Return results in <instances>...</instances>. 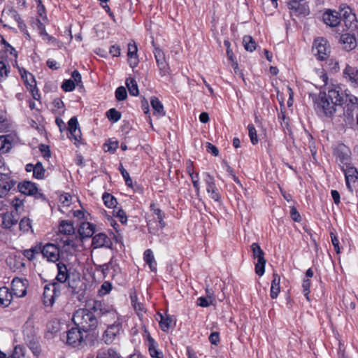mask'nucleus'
<instances>
[{
	"label": "nucleus",
	"mask_w": 358,
	"mask_h": 358,
	"mask_svg": "<svg viewBox=\"0 0 358 358\" xmlns=\"http://www.w3.org/2000/svg\"><path fill=\"white\" fill-rule=\"evenodd\" d=\"M313 101L315 110L319 115L331 117L338 110H342L344 95L336 88H333L327 92H320Z\"/></svg>",
	"instance_id": "nucleus-1"
},
{
	"label": "nucleus",
	"mask_w": 358,
	"mask_h": 358,
	"mask_svg": "<svg viewBox=\"0 0 358 358\" xmlns=\"http://www.w3.org/2000/svg\"><path fill=\"white\" fill-rule=\"evenodd\" d=\"M322 18L324 22L331 27L339 25L342 20L345 27L352 31L357 27L356 16L351 13L350 8L342 9L341 13L328 10L323 14Z\"/></svg>",
	"instance_id": "nucleus-2"
},
{
	"label": "nucleus",
	"mask_w": 358,
	"mask_h": 358,
	"mask_svg": "<svg viewBox=\"0 0 358 358\" xmlns=\"http://www.w3.org/2000/svg\"><path fill=\"white\" fill-rule=\"evenodd\" d=\"M75 325L85 332L96 329L98 324L96 316L90 309L80 308L73 315Z\"/></svg>",
	"instance_id": "nucleus-3"
},
{
	"label": "nucleus",
	"mask_w": 358,
	"mask_h": 358,
	"mask_svg": "<svg viewBox=\"0 0 358 358\" xmlns=\"http://www.w3.org/2000/svg\"><path fill=\"white\" fill-rule=\"evenodd\" d=\"M20 219L13 210H8V206L0 203V226L5 229H11L16 226Z\"/></svg>",
	"instance_id": "nucleus-4"
},
{
	"label": "nucleus",
	"mask_w": 358,
	"mask_h": 358,
	"mask_svg": "<svg viewBox=\"0 0 358 358\" xmlns=\"http://www.w3.org/2000/svg\"><path fill=\"white\" fill-rule=\"evenodd\" d=\"M90 310L93 311L95 316L103 317V316H109L113 318L116 317V310L110 306L102 301H94Z\"/></svg>",
	"instance_id": "nucleus-5"
},
{
	"label": "nucleus",
	"mask_w": 358,
	"mask_h": 358,
	"mask_svg": "<svg viewBox=\"0 0 358 358\" xmlns=\"http://www.w3.org/2000/svg\"><path fill=\"white\" fill-rule=\"evenodd\" d=\"M60 295V288L57 282H52L44 287L43 302L46 306H52L55 299Z\"/></svg>",
	"instance_id": "nucleus-6"
},
{
	"label": "nucleus",
	"mask_w": 358,
	"mask_h": 358,
	"mask_svg": "<svg viewBox=\"0 0 358 358\" xmlns=\"http://www.w3.org/2000/svg\"><path fill=\"white\" fill-rule=\"evenodd\" d=\"M250 248L253 257L257 259L255 264V272L258 275L262 276L265 271L266 259H264V252L257 243H253Z\"/></svg>",
	"instance_id": "nucleus-7"
},
{
	"label": "nucleus",
	"mask_w": 358,
	"mask_h": 358,
	"mask_svg": "<svg viewBox=\"0 0 358 358\" xmlns=\"http://www.w3.org/2000/svg\"><path fill=\"white\" fill-rule=\"evenodd\" d=\"M313 52L318 59H326L330 53V48L327 40L322 38L315 39L313 45Z\"/></svg>",
	"instance_id": "nucleus-8"
},
{
	"label": "nucleus",
	"mask_w": 358,
	"mask_h": 358,
	"mask_svg": "<svg viewBox=\"0 0 358 358\" xmlns=\"http://www.w3.org/2000/svg\"><path fill=\"white\" fill-rule=\"evenodd\" d=\"M41 246V253L48 262H57L60 258L61 250L59 246L53 243H47Z\"/></svg>",
	"instance_id": "nucleus-9"
},
{
	"label": "nucleus",
	"mask_w": 358,
	"mask_h": 358,
	"mask_svg": "<svg viewBox=\"0 0 358 358\" xmlns=\"http://www.w3.org/2000/svg\"><path fill=\"white\" fill-rule=\"evenodd\" d=\"M203 176L205 184L206 186V191L209 194L210 197L215 201H220L221 199V196L215 185L214 177L211 176L209 173H204Z\"/></svg>",
	"instance_id": "nucleus-10"
},
{
	"label": "nucleus",
	"mask_w": 358,
	"mask_h": 358,
	"mask_svg": "<svg viewBox=\"0 0 358 358\" xmlns=\"http://www.w3.org/2000/svg\"><path fill=\"white\" fill-rule=\"evenodd\" d=\"M91 246L93 249L102 248L112 249L113 242L105 233H98L92 236Z\"/></svg>",
	"instance_id": "nucleus-11"
},
{
	"label": "nucleus",
	"mask_w": 358,
	"mask_h": 358,
	"mask_svg": "<svg viewBox=\"0 0 358 358\" xmlns=\"http://www.w3.org/2000/svg\"><path fill=\"white\" fill-rule=\"evenodd\" d=\"M350 151L344 145H340L334 151V155L337 163L341 168L350 164Z\"/></svg>",
	"instance_id": "nucleus-12"
},
{
	"label": "nucleus",
	"mask_w": 358,
	"mask_h": 358,
	"mask_svg": "<svg viewBox=\"0 0 358 358\" xmlns=\"http://www.w3.org/2000/svg\"><path fill=\"white\" fill-rule=\"evenodd\" d=\"M28 280L26 278H15L11 282L12 292L17 297H23L27 294Z\"/></svg>",
	"instance_id": "nucleus-13"
},
{
	"label": "nucleus",
	"mask_w": 358,
	"mask_h": 358,
	"mask_svg": "<svg viewBox=\"0 0 358 358\" xmlns=\"http://www.w3.org/2000/svg\"><path fill=\"white\" fill-rule=\"evenodd\" d=\"M15 184L16 181L8 176L7 171L6 173H0V198L6 196Z\"/></svg>",
	"instance_id": "nucleus-14"
},
{
	"label": "nucleus",
	"mask_w": 358,
	"mask_h": 358,
	"mask_svg": "<svg viewBox=\"0 0 358 358\" xmlns=\"http://www.w3.org/2000/svg\"><path fill=\"white\" fill-rule=\"evenodd\" d=\"M341 170L343 171V173L345 174V182H346V186H347L348 189L350 192H352V187L351 186V182L354 183L358 179L357 170L355 167L351 166L350 164L345 166H342Z\"/></svg>",
	"instance_id": "nucleus-15"
},
{
	"label": "nucleus",
	"mask_w": 358,
	"mask_h": 358,
	"mask_svg": "<svg viewBox=\"0 0 358 358\" xmlns=\"http://www.w3.org/2000/svg\"><path fill=\"white\" fill-rule=\"evenodd\" d=\"M343 76L352 87H358V69L357 68L347 64L343 70Z\"/></svg>",
	"instance_id": "nucleus-16"
},
{
	"label": "nucleus",
	"mask_w": 358,
	"mask_h": 358,
	"mask_svg": "<svg viewBox=\"0 0 358 358\" xmlns=\"http://www.w3.org/2000/svg\"><path fill=\"white\" fill-rule=\"evenodd\" d=\"M81 331L83 330L77 327L69 329L67 331V344L74 347L79 345L83 341V336Z\"/></svg>",
	"instance_id": "nucleus-17"
},
{
	"label": "nucleus",
	"mask_w": 358,
	"mask_h": 358,
	"mask_svg": "<svg viewBox=\"0 0 358 358\" xmlns=\"http://www.w3.org/2000/svg\"><path fill=\"white\" fill-rule=\"evenodd\" d=\"M68 130L70 132V139H73L74 144L77 145L81 139V131L78 128V120L76 117H71L68 122Z\"/></svg>",
	"instance_id": "nucleus-18"
},
{
	"label": "nucleus",
	"mask_w": 358,
	"mask_h": 358,
	"mask_svg": "<svg viewBox=\"0 0 358 358\" xmlns=\"http://www.w3.org/2000/svg\"><path fill=\"white\" fill-rule=\"evenodd\" d=\"M120 329V323H113L112 324H108L107 329L105 331L102 340L104 341L106 344H111L115 336L118 334Z\"/></svg>",
	"instance_id": "nucleus-19"
},
{
	"label": "nucleus",
	"mask_w": 358,
	"mask_h": 358,
	"mask_svg": "<svg viewBox=\"0 0 358 358\" xmlns=\"http://www.w3.org/2000/svg\"><path fill=\"white\" fill-rule=\"evenodd\" d=\"M57 274L55 280L60 283L66 282L72 275V273L69 272L67 266L64 263L59 262L57 264Z\"/></svg>",
	"instance_id": "nucleus-20"
},
{
	"label": "nucleus",
	"mask_w": 358,
	"mask_h": 358,
	"mask_svg": "<svg viewBox=\"0 0 358 358\" xmlns=\"http://www.w3.org/2000/svg\"><path fill=\"white\" fill-rule=\"evenodd\" d=\"M340 43L342 48L346 51H350L357 46L356 38L353 34L345 33L341 36Z\"/></svg>",
	"instance_id": "nucleus-21"
},
{
	"label": "nucleus",
	"mask_w": 358,
	"mask_h": 358,
	"mask_svg": "<svg viewBox=\"0 0 358 358\" xmlns=\"http://www.w3.org/2000/svg\"><path fill=\"white\" fill-rule=\"evenodd\" d=\"M69 287L71 289L73 294H79L80 291H83V286L85 287V285L80 280V278L78 273H72V275L66 281Z\"/></svg>",
	"instance_id": "nucleus-22"
},
{
	"label": "nucleus",
	"mask_w": 358,
	"mask_h": 358,
	"mask_svg": "<svg viewBox=\"0 0 358 358\" xmlns=\"http://www.w3.org/2000/svg\"><path fill=\"white\" fill-rule=\"evenodd\" d=\"M154 55L162 74L165 75L168 72L169 67L163 51L159 48H155Z\"/></svg>",
	"instance_id": "nucleus-23"
},
{
	"label": "nucleus",
	"mask_w": 358,
	"mask_h": 358,
	"mask_svg": "<svg viewBox=\"0 0 358 358\" xmlns=\"http://www.w3.org/2000/svg\"><path fill=\"white\" fill-rule=\"evenodd\" d=\"M19 191L24 195H34L37 192V187L30 181H24L17 185Z\"/></svg>",
	"instance_id": "nucleus-24"
},
{
	"label": "nucleus",
	"mask_w": 358,
	"mask_h": 358,
	"mask_svg": "<svg viewBox=\"0 0 358 358\" xmlns=\"http://www.w3.org/2000/svg\"><path fill=\"white\" fill-rule=\"evenodd\" d=\"M158 315L160 317L159 326L163 331H168L175 327L176 321L171 315H166L164 317L161 313H158Z\"/></svg>",
	"instance_id": "nucleus-25"
},
{
	"label": "nucleus",
	"mask_w": 358,
	"mask_h": 358,
	"mask_svg": "<svg viewBox=\"0 0 358 358\" xmlns=\"http://www.w3.org/2000/svg\"><path fill=\"white\" fill-rule=\"evenodd\" d=\"M20 72L22 79L27 86V90H33V88H36V83L34 76L24 69L22 70L20 69Z\"/></svg>",
	"instance_id": "nucleus-26"
},
{
	"label": "nucleus",
	"mask_w": 358,
	"mask_h": 358,
	"mask_svg": "<svg viewBox=\"0 0 358 358\" xmlns=\"http://www.w3.org/2000/svg\"><path fill=\"white\" fill-rule=\"evenodd\" d=\"M289 6L290 9L295 10L298 14L306 15L309 13V8L306 3L293 0L289 3Z\"/></svg>",
	"instance_id": "nucleus-27"
},
{
	"label": "nucleus",
	"mask_w": 358,
	"mask_h": 358,
	"mask_svg": "<svg viewBox=\"0 0 358 358\" xmlns=\"http://www.w3.org/2000/svg\"><path fill=\"white\" fill-rule=\"evenodd\" d=\"M13 292H10L9 289L6 287L0 288V304L4 307L10 305L13 300Z\"/></svg>",
	"instance_id": "nucleus-28"
},
{
	"label": "nucleus",
	"mask_w": 358,
	"mask_h": 358,
	"mask_svg": "<svg viewBox=\"0 0 358 358\" xmlns=\"http://www.w3.org/2000/svg\"><path fill=\"white\" fill-rule=\"evenodd\" d=\"M10 15L11 17H13L18 24V27L20 29H23V27H25V24H24L23 21L22 20L20 15L17 13V12L13 9L12 7H8L7 8H4L1 13L2 16L5 15Z\"/></svg>",
	"instance_id": "nucleus-29"
},
{
	"label": "nucleus",
	"mask_w": 358,
	"mask_h": 358,
	"mask_svg": "<svg viewBox=\"0 0 358 358\" xmlns=\"http://www.w3.org/2000/svg\"><path fill=\"white\" fill-rule=\"evenodd\" d=\"M151 106L154 110V115L158 117H163L166 113L162 102L158 98L152 96L150 100Z\"/></svg>",
	"instance_id": "nucleus-30"
},
{
	"label": "nucleus",
	"mask_w": 358,
	"mask_h": 358,
	"mask_svg": "<svg viewBox=\"0 0 358 358\" xmlns=\"http://www.w3.org/2000/svg\"><path fill=\"white\" fill-rule=\"evenodd\" d=\"M280 275L277 273H273V280L271 282V297L272 299H276L278 296V294L280 291Z\"/></svg>",
	"instance_id": "nucleus-31"
},
{
	"label": "nucleus",
	"mask_w": 358,
	"mask_h": 358,
	"mask_svg": "<svg viewBox=\"0 0 358 358\" xmlns=\"http://www.w3.org/2000/svg\"><path fill=\"white\" fill-rule=\"evenodd\" d=\"M143 259L146 264H148L150 270L156 272L157 262L155 259L152 251L150 249H148L144 252Z\"/></svg>",
	"instance_id": "nucleus-32"
},
{
	"label": "nucleus",
	"mask_w": 358,
	"mask_h": 358,
	"mask_svg": "<svg viewBox=\"0 0 358 358\" xmlns=\"http://www.w3.org/2000/svg\"><path fill=\"white\" fill-rule=\"evenodd\" d=\"M95 227L90 222H84L79 229L80 234L83 237H92L94 234Z\"/></svg>",
	"instance_id": "nucleus-33"
},
{
	"label": "nucleus",
	"mask_w": 358,
	"mask_h": 358,
	"mask_svg": "<svg viewBox=\"0 0 358 358\" xmlns=\"http://www.w3.org/2000/svg\"><path fill=\"white\" fill-rule=\"evenodd\" d=\"M96 358H120V355L113 348L101 349Z\"/></svg>",
	"instance_id": "nucleus-34"
},
{
	"label": "nucleus",
	"mask_w": 358,
	"mask_h": 358,
	"mask_svg": "<svg viewBox=\"0 0 358 358\" xmlns=\"http://www.w3.org/2000/svg\"><path fill=\"white\" fill-rule=\"evenodd\" d=\"M59 231L60 234L67 236L74 234L75 229L71 222L63 220L59 224Z\"/></svg>",
	"instance_id": "nucleus-35"
},
{
	"label": "nucleus",
	"mask_w": 358,
	"mask_h": 358,
	"mask_svg": "<svg viewBox=\"0 0 358 358\" xmlns=\"http://www.w3.org/2000/svg\"><path fill=\"white\" fill-rule=\"evenodd\" d=\"M126 85L128 88L129 92L131 96H137L139 94L138 85L136 80L133 78H128L126 80Z\"/></svg>",
	"instance_id": "nucleus-36"
},
{
	"label": "nucleus",
	"mask_w": 358,
	"mask_h": 358,
	"mask_svg": "<svg viewBox=\"0 0 358 358\" xmlns=\"http://www.w3.org/2000/svg\"><path fill=\"white\" fill-rule=\"evenodd\" d=\"M243 43L247 51L252 52L256 49V43L250 36H245L243 38Z\"/></svg>",
	"instance_id": "nucleus-37"
},
{
	"label": "nucleus",
	"mask_w": 358,
	"mask_h": 358,
	"mask_svg": "<svg viewBox=\"0 0 358 358\" xmlns=\"http://www.w3.org/2000/svg\"><path fill=\"white\" fill-rule=\"evenodd\" d=\"M41 251V246H40V245H38L34 247H32L30 249L24 250L23 255L29 260H33L35 257V255L40 254Z\"/></svg>",
	"instance_id": "nucleus-38"
},
{
	"label": "nucleus",
	"mask_w": 358,
	"mask_h": 358,
	"mask_svg": "<svg viewBox=\"0 0 358 358\" xmlns=\"http://www.w3.org/2000/svg\"><path fill=\"white\" fill-rule=\"evenodd\" d=\"M102 199L104 204L108 208H115L117 203V199L109 193H104Z\"/></svg>",
	"instance_id": "nucleus-39"
},
{
	"label": "nucleus",
	"mask_w": 358,
	"mask_h": 358,
	"mask_svg": "<svg viewBox=\"0 0 358 358\" xmlns=\"http://www.w3.org/2000/svg\"><path fill=\"white\" fill-rule=\"evenodd\" d=\"M11 206L13 208V211L16 215H19V214L23 210L24 208V203L23 200H21L18 198H15L12 200Z\"/></svg>",
	"instance_id": "nucleus-40"
},
{
	"label": "nucleus",
	"mask_w": 358,
	"mask_h": 358,
	"mask_svg": "<svg viewBox=\"0 0 358 358\" xmlns=\"http://www.w3.org/2000/svg\"><path fill=\"white\" fill-rule=\"evenodd\" d=\"M45 169L41 162H37L34 165L33 176L37 179H43L45 178Z\"/></svg>",
	"instance_id": "nucleus-41"
},
{
	"label": "nucleus",
	"mask_w": 358,
	"mask_h": 358,
	"mask_svg": "<svg viewBox=\"0 0 358 358\" xmlns=\"http://www.w3.org/2000/svg\"><path fill=\"white\" fill-rule=\"evenodd\" d=\"M106 116L109 120L116 122L121 118V113L115 108H110L106 112Z\"/></svg>",
	"instance_id": "nucleus-42"
},
{
	"label": "nucleus",
	"mask_w": 358,
	"mask_h": 358,
	"mask_svg": "<svg viewBox=\"0 0 358 358\" xmlns=\"http://www.w3.org/2000/svg\"><path fill=\"white\" fill-rule=\"evenodd\" d=\"M248 134H249V137H250L251 143L253 145H256L258 143L259 140H258L257 135V130H256L255 126L253 124H250L248 126Z\"/></svg>",
	"instance_id": "nucleus-43"
},
{
	"label": "nucleus",
	"mask_w": 358,
	"mask_h": 358,
	"mask_svg": "<svg viewBox=\"0 0 358 358\" xmlns=\"http://www.w3.org/2000/svg\"><path fill=\"white\" fill-rule=\"evenodd\" d=\"M19 228L23 232H27L31 229V222L27 217H23L19 222Z\"/></svg>",
	"instance_id": "nucleus-44"
},
{
	"label": "nucleus",
	"mask_w": 358,
	"mask_h": 358,
	"mask_svg": "<svg viewBox=\"0 0 358 358\" xmlns=\"http://www.w3.org/2000/svg\"><path fill=\"white\" fill-rule=\"evenodd\" d=\"M60 243L62 244V250H65L66 251H67L70 248L74 247L73 240L69 236H66V235L64 237L61 238Z\"/></svg>",
	"instance_id": "nucleus-45"
},
{
	"label": "nucleus",
	"mask_w": 358,
	"mask_h": 358,
	"mask_svg": "<svg viewBox=\"0 0 358 358\" xmlns=\"http://www.w3.org/2000/svg\"><path fill=\"white\" fill-rule=\"evenodd\" d=\"M119 170L125 180V183L128 187H132V180L129 176V173L123 167L122 164H120Z\"/></svg>",
	"instance_id": "nucleus-46"
},
{
	"label": "nucleus",
	"mask_w": 358,
	"mask_h": 358,
	"mask_svg": "<svg viewBox=\"0 0 358 358\" xmlns=\"http://www.w3.org/2000/svg\"><path fill=\"white\" fill-rule=\"evenodd\" d=\"M75 87V82L71 79L66 80L62 85V89L64 92H72Z\"/></svg>",
	"instance_id": "nucleus-47"
},
{
	"label": "nucleus",
	"mask_w": 358,
	"mask_h": 358,
	"mask_svg": "<svg viewBox=\"0 0 358 358\" xmlns=\"http://www.w3.org/2000/svg\"><path fill=\"white\" fill-rule=\"evenodd\" d=\"M127 96L126 89L121 86L117 88L115 90V98L118 101H123L126 99Z\"/></svg>",
	"instance_id": "nucleus-48"
},
{
	"label": "nucleus",
	"mask_w": 358,
	"mask_h": 358,
	"mask_svg": "<svg viewBox=\"0 0 358 358\" xmlns=\"http://www.w3.org/2000/svg\"><path fill=\"white\" fill-rule=\"evenodd\" d=\"M112 261H113V258L110 259V261L108 263H104L103 264H99V265L95 264L96 266V270L98 271H101L103 273V275L104 276H106L108 273L109 266L110 264H112Z\"/></svg>",
	"instance_id": "nucleus-49"
},
{
	"label": "nucleus",
	"mask_w": 358,
	"mask_h": 358,
	"mask_svg": "<svg viewBox=\"0 0 358 358\" xmlns=\"http://www.w3.org/2000/svg\"><path fill=\"white\" fill-rule=\"evenodd\" d=\"M111 289V283L108 281H106L101 285V288L99 290V293L100 295H106L110 292Z\"/></svg>",
	"instance_id": "nucleus-50"
},
{
	"label": "nucleus",
	"mask_w": 358,
	"mask_h": 358,
	"mask_svg": "<svg viewBox=\"0 0 358 358\" xmlns=\"http://www.w3.org/2000/svg\"><path fill=\"white\" fill-rule=\"evenodd\" d=\"M10 143L8 141L5 136H0V150H6L8 151L10 149Z\"/></svg>",
	"instance_id": "nucleus-51"
},
{
	"label": "nucleus",
	"mask_w": 358,
	"mask_h": 358,
	"mask_svg": "<svg viewBox=\"0 0 358 358\" xmlns=\"http://www.w3.org/2000/svg\"><path fill=\"white\" fill-rule=\"evenodd\" d=\"M310 281L309 279L304 280L302 284L303 287V292L304 294V296L307 299L308 301H309V293H310Z\"/></svg>",
	"instance_id": "nucleus-52"
},
{
	"label": "nucleus",
	"mask_w": 358,
	"mask_h": 358,
	"mask_svg": "<svg viewBox=\"0 0 358 358\" xmlns=\"http://www.w3.org/2000/svg\"><path fill=\"white\" fill-rule=\"evenodd\" d=\"M137 51L138 48L135 43H129L128 44V53L127 56L129 57H137Z\"/></svg>",
	"instance_id": "nucleus-53"
},
{
	"label": "nucleus",
	"mask_w": 358,
	"mask_h": 358,
	"mask_svg": "<svg viewBox=\"0 0 358 358\" xmlns=\"http://www.w3.org/2000/svg\"><path fill=\"white\" fill-rule=\"evenodd\" d=\"M330 236L331 239V243L334 247V250L337 254L340 253V247H339V241L337 236L333 231H331Z\"/></svg>",
	"instance_id": "nucleus-54"
},
{
	"label": "nucleus",
	"mask_w": 358,
	"mask_h": 358,
	"mask_svg": "<svg viewBox=\"0 0 358 358\" xmlns=\"http://www.w3.org/2000/svg\"><path fill=\"white\" fill-rule=\"evenodd\" d=\"M115 216L119 218V220L120 222H122V224H124L127 222V215H126V213L125 212L122 210V209H118L116 212H115Z\"/></svg>",
	"instance_id": "nucleus-55"
},
{
	"label": "nucleus",
	"mask_w": 358,
	"mask_h": 358,
	"mask_svg": "<svg viewBox=\"0 0 358 358\" xmlns=\"http://www.w3.org/2000/svg\"><path fill=\"white\" fill-rule=\"evenodd\" d=\"M329 70L333 73H336L339 71L340 66L338 61L331 59L329 62Z\"/></svg>",
	"instance_id": "nucleus-56"
},
{
	"label": "nucleus",
	"mask_w": 358,
	"mask_h": 358,
	"mask_svg": "<svg viewBox=\"0 0 358 358\" xmlns=\"http://www.w3.org/2000/svg\"><path fill=\"white\" fill-rule=\"evenodd\" d=\"M71 76L76 85L79 86L82 83L81 75L77 70L73 71Z\"/></svg>",
	"instance_id": "nucleus-57"
},
{
	"label": "nucleus",
	"mask_w": 358,
	"mask_h": 358,
	"mask_svg": "<svg viewBox=\"0 0 358 358\" xmlns=\"http://www.w3.org/2000/svg\"><path fill=\"white\" fill-rule=\"evenodd\" d=\"M209 341L211 344L217 345L218 343L220 342V337H219V333L218 332H213L209 336Z\"/></svg>",
	"instance_id": "nucleus-58"
},
{
	"label": "nucleus",
	"mask_w": 358,
	"mask_h": 358,
	"mask_svg": "<svg viewBox=\"0 0 358 358\" xmlns=\"http://www.w3.org/2000/svg\"><path fill=\"white\" fill-rule=\"evenodd\" d=\"M120 47L116 45H112L109 50L110 54L113 57H119L120 55Z\"/></svg>",
	"instance_id": "nucleus-59"
},
{
	"label": "nucleus",
	"mask_w": 358,
	"mask_h": 358,
	"mask_svg": "<svg viewBox=\"0 0 358 358\" xmlns=\"http://www.w3.org/2000/svg\"><path fill=\"white\" fill-rule=\"evenodd\" d=\"M290 215L292 219L295 222H300L301 221V215L297 211V210L293 207L290 210Z\"/></svg>",
	"instance_id": "nucleus-60"
},
{
	"label": "nucleus",
	"mask_w": 358,
	"mask_h": 358,
	"mask_svg": "<svg viewBox=\"0 0 358 358\" xmlns=\"http://www.w3.org/2000/svg\"><path fill=\"white\" fill-rule=\"evenodd\" d=\"M207 151L211 153L214 156H217L219 154V150L216 146L213 144L208 143L206 145Z\"/></svg>",
	"instance_id": "nucleus-61"
},
{
	"label": "nucleus",
	"mask_w": 358,
	"mask_h": 358,
	"mask_svg": "<svg viewBox=\"0 0 358 358\" xmlns=\"http://www.w3.org/2000/svg\"><path fill=\"white\" fill-rule=\"evenodd\" d=\"M210 303L211 302L208 301L206 298L203 296L198 298L196 301L197 305L201 307H208L210 306Z\"/></svg>",
	"instance_id": "nucleus-62"
},
{
	"label": "nucleus",
	"mask_w": 358,
	"mask_h": 358,
	"mask_svg": "<svg viewBox=\"0 0 358 358\" xmlns=\"http://www.w3.org/2000/svg\"><path fill=\"white\" fill-rule=\"evenodd\" d=\"M138 62H139V60H138V56L128 57V63L132 69L136 67L138 64Z\"/></svg>",
	"instance_id": "nucleus-63"
},
{
	"label": "nucleus",
	"mask_w": 358,
	"mask_h": 358,
	"mask_svg": "<svg viewBox=\"0 0 358 358\" xmlns=\"http://www.w3.org/2000/svg\"><path fill=\"white\" fill-rule=\"evenodd\" d=\"M105 146H107V151L114 152L116 149L118 148V142L117 141H113L110 142L108 144H105Z\"/></svg>",
	"instance_id": "nucleus-64"
}]
</instances>
